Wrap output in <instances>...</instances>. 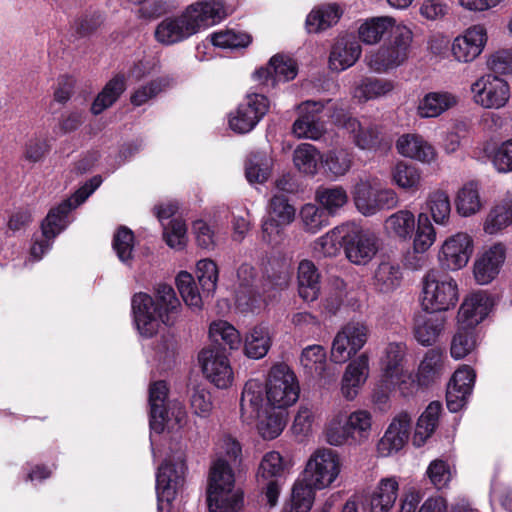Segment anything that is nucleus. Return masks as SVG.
Segmentation results:
<instances>
[{"mask_svg": "<svg viewBox=\"0 0 512 512\" xmlns=\"http://www.w3.org/2000/svg\"><path fill=\"white\" fill-rule=\"evenodd\" d=\"M332 102L327 100L326 103L322 101L307 100L298 105L299 116L292 126V133L297 138L319 140L325 133L326 128L323 116L331 117Z\"/></svg>", "mask_w": 512, "mask_h": 512, "instance_id": "nucleus-10", "label": "nucleus"}, {"mask_svg": "<svg viewBox=\"0 0 512 512\" xmlns=\"http://www.w3.org/2000/svg\"><path fill=\"white\" fill-rule=\"evenodd\" d=\"M300 220L303 229L311 234H315L329 224L328 216L323 208L315 204L307 203L300 210Z\"/></svg>", "mask_w": 512, "mask_h": 512, "instance_id": "nucleus-63", "label": "nucleus"}, {"mask_svg": "<svg viewBox=\"0 0 512 512\" xmlns=\"http://www.w3.org/2000/svg\"><path fill=\"white\" fill-rule=\"evenodd\" d=\"M284 473L285 463L279 452L269 451L262 457L257 479L259 484L263 486V492L271 507L275 506L278 501Z\"/></svg>", "mask_w": 512, "mask_h": 512, "instance_id": "nucleus-17", "label": "nucleus"}, {"mask_svg": "<svg viewBox=\"0 0 512 512\" xmlns=\"http://www.w3.org/2000/svg\"><path fill=\"white\" fill-rule=\"evenodd\" d=\"M205 378L218 389H227L234 380V372L228 356L219 348L203 349L198 356Z\"/></svg>", "mask_w": 512, "mask_h": 512, "instance_id": "nucleus-16", "label": "nucleus"}, {"mask_svg": "<svg viewBox=\"0 0 512 512\" xmlns=\"http://www.w3.org/2000/svg\"><path fill=\"white\" fill-rule=\"evenodd\" d=\"M210 38L215 47L223 49L245 48L251 42V36L248 33L234 28L214 32Z\"/></svg>", "mask_w": 512, "mask_h": 512, "instance_id": "nucleus-59", "label": "nucleus"}, {"mask_svg": "<svg viewBox=\"0 0 512 512\" xmlns=\"http://www.w3.org/2000/svg\"><path fill=\"white\" fill-rule=\"evenodd\" d=\"M298 293L306 302L316 300L320 292V275L314 263L303 260L298 266Z\"/></svg>", "mask_w": 512, "mask_h": 512, "instance_id": "nucleus-41", "label": "nucleus"}, {"mask_svg": "<svg viewBox=\"0 0 512 512\" xmlns=\"http://www.w3.org/2000/svg\"><path fill=\"white\" fill-rule=\"evenodd\" d=\"M180 308L175 290L167 284L158 285L156 303L144 292L134 294L131 299L133 323L139 335L144 338H151L156 334L160 321L167 326L173 325Z\"/></svg>", "mask_w": 512, "mask_h": 512, "instance_id": "nucleus-4", "label": "nucleus"}, {"mask_svg": "<svg viewBox=\"0 0 512 512\" xmlns=\"http://www.w3.org/2000/svg\"><path fill=\"white\" fill-rule=\"evenodd\" d=\"M297 72L296 62L291 57L277 54L266 67L256 70L254 77L262 84L274 87L277 83L293 80Z\"/></svg>", "mask_w": 512, "mask_h": 512, "instance_id": "nucleus-27", "label": "nucleus"}, {"mask_svg": "<svg viewBox=\"0 0 512 512\" xmlns=\"http://www.w3.org/2000/svg\"><path fill=\"white\" fill-rule=\"evenodd\" d=\"M346 222L338 225L319 237L314 243V251L325 257L336 256L340 249H344Z\"/></svg>", "mask_w": 512, "mask_h": 512, "instance_id": "nucleus-52", "label": "nucleus"}, {"mask_svg": "<svg viewBox=\"0 0 512 512\" xmlns=\"http://www.w3.org/2000/svg\"><path fill=\"white\" fill-rule=\"evenodd\" d=\"M356 209L363 216H374L382 210H391L398 206V194L391 188H378L369 181L357 183L353 191Z\"/></svg>", "mask_w": 512, "mask_h": 512, "instance_id": "nucleus-12", "label": "nucleus"}, {"mask_svg": "<svg viewBox=\"0 0 512 512\" xmlns=\"http://www.w3.org/2000/svg\"><path fill=\"white\" fill-rule=\"evenodd\" d=\"M186 465L182 453L166 459L156 473V494L158 511H169L172 501L176 498L185 482Z\"/></svg>", "mask_w": 512, "mask_h": 512, "instance_id": "nucleus-9", "label": "nucleus"}, {"mask_svg": "<svg viewBox=\"0 0 512 512\" xmlns=\"http://www.w3.org/2000/svg\"><path fill=\"white\" fill-rule=\"evenodd\" d=\"M341 458L336 450L321 447L308 458L303 479L295 482L291 502L282 512H308L314 502V490L330 487L340 475Z\"/></svg>", "mask_w": 512, "mask_h": 512, "instance_id": "nucleus-2", "label": "nucleus"}, {"mask_svg": "<svg viewBox=\"0 0 512 512\" xmlns=\"http://www.w3.org/2000/svg\"><path fill=\"white\" fill-rule=\"evenodd\" d=\"M407 354L408 347L405 342H389L380 359V374L385 375L388 380L399 379L410 384H416L413 374L404 369Z\"/></svg>", "mask_w": 512, "mask_h": 512, "instance_id": "nucleus-24", "label": "nucleus"}, {"mask_svg": "<svg viewBox=\"0 0 512 512\" xmlns=\"http://www.w3.org/2000/svg\"><path fill=\"white\" fill-rule=\"evenodd\" d=\"M322 435L324 441L333 447L352 444V434L346 420V411L338 410L328 417L324 424Z\"/></svg>", "mask_w": 512, "mask_h": 512, "instance_id": "nucleus-35", "label": "nucleus"}, {"mask_svg": "<svg viewBox=\"0 0 512 512\" xmlns=\"http://www.w3.org/2000/svg\"><path fill=\"white\" fill-rule=\"evenodd\" d=\"M346 420L352 434L353 443L361 442L368 438L372 427L370 412L363 409L355 410L349 414L346 412Z\"/></svg>", "mask_w": 512, "mask_h": 512, "instance_id": "nucleus-62", "label": "nucleus"}, {"mask_svg": "<svg viewBox=\"0 0 512 512\" xmlns=\"http://www.w3.org/2000/svg\"><path fill=\"white\" fill-rule=\"evenodd\" d=\"M168 396V386L165 381L159 380L149 386V425H150V442L152 455L157 457L155 450L154 436L161 434L166 427L168 412L166 408V400Z\"/></svg>", "mask_w": 512, "mask_h": 512, "instance_id": "nucleus-21", "label": "nucleus"}, {"mask_svg": "<svg viewBox=\"0 0 512 512\" xmlns=\"http://www.w3.org/2000/svg\"><path fill=\"white\" fill-rule=\"evenodd\" d=\"M481 208V201L477 185L473 182L465 184L458 192L456 198L457 212L464 217L477 213Z\"/></svg>", "mask_w": 512, "mask_h": 512, "instance_id": "nucleus-61", "label": "nucleus"}, {"mask_svg": "<svg viewBox=\"0 0 512 512\" xmlns=\"http://www.w3.org/2000/svg\"><path fill=\"white\" fill-rule=\"evenodd\" d=\"M321 416L318 404L312 402H301L291 426L295 436L307 437L312 433L313 426Z\"/></svg>", "mask_w": 512, "mask_h": 512, "instance_id": "nucleus-47", "label": "nucleus"}, {"mask_svg": "<svg viewBox=\"0 0 512 512\" xmlns=\"http://www.w3.org/2000/svg\"><path fill=\"white\" fill-rule=\"evenodd\" d=\"M265 387L257 379L248 380L243 388L240 400V411L243 422L252 424L260 418L262 413L269 406H265Z\"/></svg>", "mask_w": 512, "mask_h": 512, "instance_id": "nucleus-29", "label": "nucleus"}, {"mask_svg": "<svg viewBox=\"0 0 512 512\" xmlns=\"http://www.w3.org/2000/svg\"><path fill=\"white\" fill-rule=\"evenodd\" d=\"M459 300L456 280L439 270H429L421 280L420 304L427 313L446 312Z\"/></svg>", "mask_w": 512, "mask_h": 512, "instance_id": "nucleus-6", "label": "nucleus"}, {"mask_svg": "<svg viewBox=\"0 0 512 512\" xmlns=\"http://www.w3.org/2000/svg\"><path fill=\"white\" fill-rule=\"evenodd\" d=\"M458 97L449 91H433L425 94L418 102L417 115L420 118H436L456 106Z\"/></svg>", "mask_w": 512, "mask_h": 512, "instance_id": "nucleus-33", "label": "nucleus"}, {"mask_svg": "<svg viewBox=\"0 0 512 512\" xmlns=\"http://www.w3.org/2000/svg\"><path fill=\"white\" fill-rule=\"evenodd\" d=\"M315 199L329 215H335L348 203V194L341 186L320 187Z\"/></svg>", "mask_w": 512, "mask_h": 512, "instance_id": "nucleus-55", "label": "nucleus"}, {"mask_svg": "<svg viewBox=\"0 0 512 512\" xmlns=\"http://www.w3.org/2000/svg\"><path fill=\"white\" fill-rule=\"evenodd\" d=\"M390 174L392 184L406 193L413 195L422 188V171L414 164L398 161Z\"/></svg>", "mask_w": 512, "mask_h": 512, "instance_id": "nucleus-34", "label": "nucleus"}, {"mask_svg": "<svg viewBox=\"0 0 512 512\" xmlns=\"http://www.w3.org/2000/svg\"><path fill=\"white\" fill-rule=\"evenodd\" d=\"M209 337L213 342L224 344L231 350L238 349L242 342L239 331L224 320L213 321L210 324Z\"/></svg>", "mask_w": 512, "mask_h": 512, "instance_id": "nucleus-58", "label": "nucleus"}, {"mask_svg": "<svg viewBox=\"0 0 512 512\" xmlns=\"http://www.w3.org/2000/svg\"><path fill=\"white\" fill-rule=\"evenodd\" d=\"M396 149L404 157L430 164L436 158L434 147L418 134H404L396 142Z\"/></svg>", "mask_w": 512, "mask_h": 512, "instance_id": "nucleus-32", "label": "nucleus"}, {"mask_svg": "<svg viewBox=\"0 0 512 512\" xmlns=\"http://www.w3.org/2000/svg\"><path fill=\"white\" fill-rule=\"evenodd\" d=\"M505 260V248L495 244L477 258L474 264V277L478 284L490 283L499 273Z\"/></svg>", "mask_w": 512, "mask_h": 512, "instance_id": "nucleus-30", "label": "nucleus"}, {"mask_svg": "<svg viewBox=\"0 0 512 512\" xmlns=\"http://www.w3.org/2000/svg\"><path fill=\"white\" fill-rule=\"evenodd\" d=\"M267 405L273 409L286 410L297 402L300 385L294 371L286 363L274 364L265 384Z\"/></svg>", "mask_w": 512, "mask_h": 512, "instance_id": "nucleus-7", "label": "nucleus"}, {"mask_svg": "<svg viewBox=\"0 0 512 512\" xmlns=\"http://www.w3.org/2000/svg\"><path fill=\"white\" fill-rule=\"evenodd\" d=\"M236 276V305L242 312H254L264 302L257 286L258 272L251 264L243 263L238 267Z\"/></svg>", "mask_w": 512, "mask_h": 512, "instance_id": "nucleus-19", "label": "nucleus"}, {"mask_svg": "<svg viewBox=\"0 0 512 512\" xmlns=\"http://www.w3.org/2000/svg\"><path fill=\"white\" fill-rule=\"evenodd\" d=\"M361 55V46L357 40L350 36L337 39L332 46L329 56L331 70L340 72L355 64Z\"/></svg>", "mask_w": 512, "mask_h": 512, "instance_id": "nucleus-31", "label": "nucleus"}, {"mask_svg": "<svg viewBox=\"0 0 512 512\" xmlns=\"http://www.w3.org/2000/svg\"><path fill=\"white\" fill-rule=\"evenodd\" d=\"M214 453L207 490L209 511L241 512L243 492L235 489V476L231 467V464L241 460V446L232 436L221 434L215 441Z\"/></svg>", "mask_w": 512, "mask_h": 512, "instance_id": "nucleus-1", "label": "nucleus"}, {"mask_svg": "<svg viewBox=\"0 0 512 512\" xmlns=\"http://www.w3.org/2000/svg\"><path fill=\"white\" fill-rule=\"evenodd\" d=\"M271 347V335L268 326L259 324L253 327L244 339V354L250 359L265 357Z\"/></svg>", "mask_w": 512, "mask_h": 512, "instance_id": "nucleus-43", "label": "nucleus"}, {"mask_svg": "<svg viewBox=\"0 0 512 512\" xmlns=\"http://www.w3.org/2000/svg\"><path fill=\"white\" fill-rule=\"evenodd\" d=\"M226 16L227 10L223 1H198L187 6L180 14L165 17L156 26L154 36L158 43L171 46L219 23Z\"/></svg>", "mask_w": 512, "mask_h": 512, "instance_id": "nucleus-3", "label": "nucleus"}, {"mask_svg": "<svg viewBox=\"0 0 512 512\" xmlns=\"http://www.w3.org/2000/svg\"><path fill=\"white\" fill-rule=\"evenodd\" d=\"M403 24H397L396 20L390 16L373 17L366 20L359 27V38L365 44H376L384 36L390 37L395 28Z\"/></svg>", "mask_w": 512, "mask_h": 512, "instance_id": "nucleus-37", "label": "nucleus"}, {"mask_svg": "<svg viewBox=\"0 0 512 512\" xmlns=\"http://www.w3.org/2000/svg\"><path fill=\"white\" fill-rule=\"evenodd\" d=\"M476 374L468 366L457 369L447 386L446 402L450 412L460 411L472 393Z\"/></svg>", "mask_w": 512, "mask_h": 512, "instance_id": "nucleus-25", "label": "nucleus"}, {"mask_svg": "<svg viewBox=\"0 0 512 512\" xmlns=\"http://www.w3.org/2000/svg\"><path fill=\"white\" fill-rule=\"evenodd\" d=\"M512 224V203L496 205L488 214L484 230L488 234H496Z\"/></svg>", "mask_w": 512, "mask_h": 512, "instance_id": "nucleus-64", "label": "nucleus"}, {"mask_svg": "<svg viewBox=\"0 0 512 512\" xmlns=\"http://www.w3.org/2000/svg\"><path fill=\"white\" fill-rule=\"evenodd\" d=\"M176 284L185 304L193 310H201L203 300L209 296L204 295L203 290L199 291L193 276L186 271H181L176 277Z\"/></svg>", "mask_w": 512, "mask_h": 512, "instance_id": "nucleus-54", "label": "nucleus"}, {"mask_svg": "<svg viewBox=\"0 0 512 512\" xmlns=\"http://www.w3.org/2000/svg\"><path fill=\"white\" fill-rule=\"evenodd\" d=\"M342 16L337 4H323L314 7L306 17L305 27L308 33H319L335 25Z\"/></svg>", "mask_w": 512, "mask_h": 512, "instance_id": "nucleus-40", "label": "nucleus"}, {"mask_svg": "<svg viewBox=\"0 0 512 512\" xmlns=\"http://www.w3.org/2000/svg\"><path fill=\"white\" fill-rule=\"evenodd\" d=\"M257 429L263 439L272 440L277 438L284 430L287 422L286 410L277 409L269 406L262 413L260 418L256 419Z\"/></svg>", "mask_w": 512, "mask_h": 512, "instance_id": "nucleus-45", "label": "nucleus"}, {"mask_svg": "<svg viewBox=\"0 0 512 512\" xmlns=\"http://www.w3.org/2000/svg\"><path fill=\"white\" fill-rule=\"evenodd\" d=\"M441 411V403L438 401H433L421 414L417 421L413 436V444L416 447L423 446L426 440L433 434L438 425Z\"/></svg>", "mask_w": 512, "mask_h": 512, "instance_id": "nucleus-44", "label": "nucleus"}, {"mask_svg": "<svg viewBox=\"0 0 512 512\" xmlns=\"http://www.w3.org/2000/svg\"><path fill=\"white\" fill-rule=\"evenodd\" d=\"M344 253L349 262L365 266L379 250V238L375 232L364 229L356 222H346Z\"/></svg>", "mask_w": 512, "mask_h": 512, "instance_id": "nucleus-11", "label": "nucleus"}, {"mask_svg": "<svg viewBox=\"0 0 512 512\" xmlns=\"http://www.w3.org/2000/svg\"><path fill=\"white\" fill-rule=\"evenodd\" d=\"M412 419L406 412L395 416L384 435L377 443V453L381 457H389L398 453L408 442Z\"/></svg>", "mask_w": 512, "mask_h": 512, "instance_id": "nucleus-22", "label": "nucleus"}, {"mask_svg": "<svg viewBox=\"0 0 512 512\" xmlns=\"http://www.w3.org/2000/svg\"><path fill=\"white\" fill-rule=\"evenodd\" d=\"M293 162L299 172L313 176L318 172L323 156L314 145L302 143L293 152Z\"/></svg>", "mask_w": 512, "mask_h": 512, "instance_id": "nucleus-48", "label": "nucleus"}, {"mask_svg": "<svg viewBox=\"0 0 512 512\" xmlns=\"http://www.w3.org/2000/svg\"><path fill=\"white\" fill-rule=\"evenodd\" d=\"M470 90L473 102L484 109H501L510 99L508 82L492 73L479 77L471 84Z\"/></svg>", "mask_w": 512, "mask_h": 512, "instance_id": "nucleus-13", "label": "nucleus"}, {"mask_svg": "<svg viewBox=\"0 0 512 512\" xmlns=\"http://www.w3.org/2000/svg\"><path fill=\"white\" fill-rule=\"evenodd\" d=\"M399 491L396 477L382 478L369 497L370 512H389Z\"/></svg>", "mask_w": 512, "mask_h": 512, "instance_id": "nucleus-36", "label": "nucleus"}, {"mask_svg": "<svg viewBox=\"0 0 512 512\" xmlns=\"http://www.w3.org/2000/svg\"><path fill=\"white\" fill-rule=\"evenodd\" d=\"M101 183V176L92 177L71 198L64 200L49 211L41 225V237L34 240L30 250V257L33 261L41 260L43 255L51 249L54 239L69 225L70 212L85 202Z\"/></svg>", "mask_w": 512, "mask_h": 512, "instance_id": "nucleus-5", "label": "nucleus"}, {"mask_svg": "<svg viewBox=\"0 0 512 512\" xmlns=\"http://www.w3.org/2000/svg\"><path fill=\"white\" fill-rule=\"evenodd\" d=\"M493 306L490 296L483 291L472 293L465 298L458 311V325L476 329L490 313Z\"/></svg>", "mask_w": 512, "mask_h": 512, "instance_id": "nucleus-26", "label": "nucleus"}, {"mask_svg": "<svg viewBox=\"0 0 512 512\" xmlns=\"http://www.w3.org/2000/svg\"><path fill=\"white\" fill-rule=\"evenodd\" d=\"M300 363L306 374L324 378L327 365L326 351L321 345H309L302 350Z\"/></svg>", "mask_w": 512, "mask_h": 512, "instance_id": "nucleus-53", "label": "nucleus"}, {"mask_svg": "<svg viewBox=\"0 0 512 512\" xmlns=\"http://www.w3.org/2000/svg\"><path fill=\"white\" fill-rule=\"evenodd\" d=\"M478 344V332L458 325L451 341L450 353L452 358L459 360L473 352Z\"/></svg>", "mask_w": 512, "mask_h": 512, "instance_id": "nucleus-56", "label": "nucleus"}, {"mask_svg": "<svg viewBox=\"0 0 512 512\" xmlns=\"http://www.w3.org/2000/svg\"><path fill=\"white\" fill-rule=\"evenodd\" d=\"M394 89V83L386 79L365 78L354 90V97L359 101H368L385 96Z\"/></svg>", "mask_w": 512, "mask_h": 512, "instance_id": "nucleus-57", "label": "nucleus"}, {"mask_svg": "<svg viewBox=\"0 0 512 512\" xmlns=\"http://www.w3.org/2000/svg\"><path fill=\"white\" fill-rule=\"evenodd\" d=\"M444 318L419 315L414 319L413 334L422 346L433 345L444 329Z\"/></svg>", "mask_w": 512, "mask_h": 512, "instance_id": "nucleus-42", "label": "nucleus"}, {"mask_svg": "<svg viewBox=\"0 0 512 512\" xmlns=\"http://www.w3.org/2000/svg\"><path fill=\"white\" fill-rule=\"evenodd\" d=\"M473 254V239L464 232L448 237L440 247L438 261L443 269L457 271L469 262Z\"/></svg>", "mask_w": 512, "mask_h": 512, "instance_id": "nucleus-18", "label": "nucleus"}, {"mask_svg": "<svg viewBox=\"0 0 512 512\" xmlns=\"http://www.w3.org/2000/svg\"><path fill=\"white\" fill-rule=\"evenodd\" d=\"M272 158L265 152L251 153L245 163V176L249 183H264L272 170Z\"/></svg>", "mask_w": 512, "mask_h": 512, "instance_id": "nucleus-49", "label": "nucleus"}, {"mask_svg": "<svg viewBox=\"0 0 512 512\" xmlns=\"http://www.w3.org/2000/svg\"><path fill=\"white\" fill-rule=\"evenodd\" d=\"M415 225L414 214L408 209H401L386 218L384 230L390 236L408 240L415 230Z\"/></svg>", "mask_w": 512, "mask_h": 512, "instance_id": "nucleus-46", "label": "nucleus"}, {"mask_svg": "<svg viewBox=\"0 0 512 512\" xmlns=\"http://www.w3.org/2000/svg\"><path fill=\"white\" fill-rule=\"evenodd\" d=\"M370 375V358L362 353L352 359L345 368L340 382V392L347 401H353L359 395Z\"/></svg>", "mask_w": 512, "mask_h": 512, "instance_id": "nucleus-23", "label": "nucleus"}, {"mask_svg": "<svg viewBox=\"0 0 512 512\" xmlns=\"http://www.w3.org/2000/svg\"><path fill=\"white\" fill-rule=\"evenodd\" d=\"M368 327L361 322H348L335 335L331 347V360L344 363L363 348L368 339Z\"/></svg>", "mask_w": 512, "mask_h": 512, "instance_id": "nucleus-14", "label": "nucleus"}, {"mask_svg": "<svg viewBox=\"0 0 512 512\" xmlns=\"http://www.w3.org/2000/svg\"><path fill=\"white\" fill-rule=\"evenodd\" d=\"M126 84L123 75H116L113 77L102 89V91L95 98L91 112L94 115H99L107 108L111 107L125 91Z\"/></svg>", "mask_w": 512, "mask_h": 512, "instance_id": "nucleus-50", "label": "nucleus"}, {"mask_svg": "<svg viewBox=\"0 0 512 512\" xmlns=\"http://www.w3.org/2000/svg\"><path fill=\"white\" fill-rule=\"evenodd\" d=\"M487 40L486 27L483 24H474L453 40L452 55L460 63L472 62L483 52Z\"/></svg>", "mask_w": 512, "mask_h": 512, "instance_id": "nucleus-20", "label": "nucleus"}, {"mask_svg": "<svg viewBox=\"0 0 512 512\" xmlns=\"http://www.w3.org/2000/svg\"><path fill=\"white\" fill-rule=\"evenodd\" d=\"M374 286L383 293H388L399 287L402 279L400 266L390 261H382L374 273Z\"/></svg>", "mask_w": 512, "mask_h": 512, "instance_id": "nucleus-51", "label": "nucleus"}, {"mask_svg": "<svg viewBox=\"0 0 512 512\" xmlns=\"http://www.w3.org/2000/svg\"><path fill=\"white\" fill-rule=\"evenodd\" d=\"M416 384H410L405 380L386 379L385 375L380 374V379L376 384L372 393V402L380 410L388 408L390 395L393 391L398 390L404 397L410 396L415 390Z\"/></svg>", "mask_w": 512, "mask_h": 512, "instance_id": "nucleus-39", "label": "nucleus"}, {"mask_svg": "<svg viewBox=\"0 0 512 512\" xmlns=\"http://www.w3.org/2000/svg\"><path fill=\"white\" fill-rule=\"evenodd\" d=\"M412 37V31L407 26L395 28L376 52L366 56L369 68L382 73L401 66L408 58Z\"/></svg>", "mask_w": 512, "mask_h": 512, "instance_id": "nucleus-8", "label": "nucleus"}, {"mask_svg": "<svg viewBox=\"0 0 512 512\" xmlns=\"http://www.w3.org/2000/svg\"><path fill=\"white\" fill-rule=\"evenodd\" d=\"M436 231L429 217L425 213H419L417 227L413 241V250L416 253H425L434 244Z\"/></svg>", "mask_w": 512, "mask_h": 512, "instance_id": "nucleus-60", "label": "nucleus"}, {"mask_svg": "<svg viewBox=\"0 0 512 512\" xmlns=\"http://www.w3.org/2000/svg\"><path fill=\"white\" fill-rule=\"evenodd\" d=\"M331 118L335 124L353 135L354 142L359 148L371 150L377 146L379 130L376 125L361 123L343 112L334 113Z\"/></svg>", "mask_w": 512, "mask_h": 512, "instance_id": "nucleus-28", "label": "nucleus"}, {"mask_svg": "<svg viewBox=\"0 0 512 512\" xmlns=\"http://www.w3.org/2000/svg\"><path fill=\"white\" fill-rule=\"evenodd\" d=\"M268 98L259 93L248 94L230 114L229 127L236 133L252 131L269 110Z\"/></svg>", "mask_w": 512, "mask_h": 512, "instance_id": "nucleus-15", "label": "nucleus"}, {"mask_svg": "<svg viewBox=\"0 0 512 512\" xmlns=\"http://www.w3.org/2000/svg\"><path fill=\"white\" fill-rule=\"evenodd\" d=\"M445 371V356L438 348L426 351L417 369L419 385L428 386L439 379Z\"/></svg>", "mask_w": 512, "mask_h": 512, "instance_id": "nucleus-38", "label": "nucleus"}]
</instances>
